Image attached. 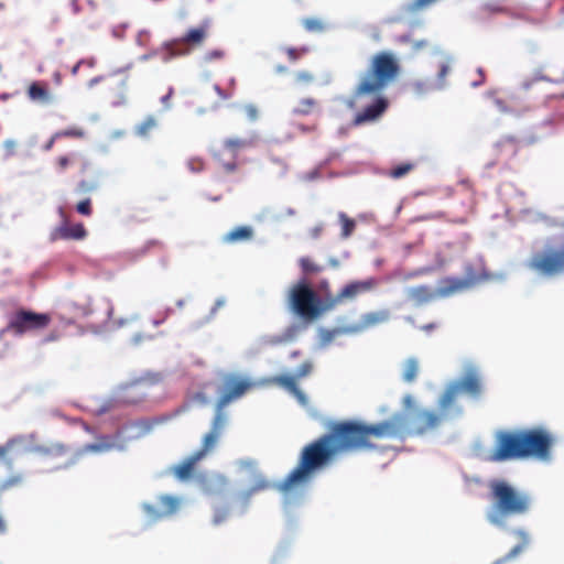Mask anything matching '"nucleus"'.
I'll return each mask as SVG.
<instances>
[{
    "label": "nucleus",
    "instance_id": "nucleus-51",
    "mask_svg": "<svg viewBox=\"0 0 564 564\" xmlns=\"http://www.w3.org/2000/svg\"><path fill=\"white\" fill-rule=\"evenodd\" d=\"M228 513L229 511L226 508L217 509L213 517L214 524H220L221 522H224L227 519Z\"/></svg>",
    "mask_w": 564,
    "mask_h": 564
},
{
    "label": "nucleus",
    "instance_id": "nucleus-7",
    "mask_svg": "<svg viewBox=\"0 0 564 564\" xmlns=\"http://www.w3.org/2000/svg\"><path fill=\"white\" fill-rule=\"evenodd\" d=\"M209 25L207 22L189 29L182 37L173 39L163 44L160 54L164 63L175 57L189 55L193 50L200 47L208 37Z\"/></svg>",
    "mask_w": 564,
    "mask_h": 564
},
{
    "label": "nucleus",
    "instance_id": "nucleus-3",
    "mask_svg": "<svg viewBox=\"0 0 564 564\" xmlns=\"http://www.w3.org/2000/svg\"><path fill=\"white\" fill-rule=\"evenodd\" d=\"M256 386L257 383L251 381L250 378L236 373H228L223 378V388L216 403V414L213 420L212 427L203 437L200 448L194 452L202 459L215 449L223 434L226 425L224 409L231 402L243 397L250 390L254 389Z\"/></svg>",
    "mask_w": 564,
    "mask_h": 564
},
{
    "label": "nucleus",
    "instance_id": "nucleus-1",
    "mask_svg": "<svg viewBox=\"0 0 564 564\" xmlns=\"http://www.w3.org/2000/svg\"><path fill=\"white\" fill-rule=\"evenodd\" d=\"M400 417L376 424L356 420L330 422L325 434L302 448L296 467L274 487L289 494L310 482L316 473L329 466L339 454L377 449V441L400 433Z\"/></svg>",
    "mask_w": 564,
    "mask_h": 564
},
{
    "label": "nucleus",
    "instance_id": "nucleus-27",
    "mask_svg": "<svg viewBox=\"0 0 564 564\" xmlns=\"http://www.w3.org/2000/svg\"><path fill=\"white\" fill-rule=\"evenodd\" d=\"M253 238V229L250 226L235 227L232 230L227 232L223 237V241L226 243H237L249 241Z\"/></svg>",
    "mask_w": 564,
    "mask_h": 564
},
{
    "label": "nucleus",
    "instance_id": "nucleus-25",
    "mask_svg": "<svg viewBox=\"0 0 564 564\" xmlns=\"http://www.w3.org/2000/svg\"><path fill=\"white\" fill-rule=\"evenodd\" d=\"M513 534L520 540V543L513 546L503 557L498 558L492 564H505L508 561L518 557L530 544L529 533L522 529H518Z\"/></svg>",
    "mask_w": 564,
    "mask_h": 564
},
{
    "label": "nucleus",
    "instance_id": "nucleus-48",
    "mask_svg": "<svg viewBox=\"0 0 564 564\" xmlns=\"http://www.w3.org/2000/svg\"><path fill=\"white\" fill-rule=\"evenodd\" d=\"M313 362L311 360L304 361L297 369L296 373L294 375L297 379H302L304 377H307L313 371Z\"/></svg>",
    "mask_w": 564,
    "mask_h": 564
},
{
    "label": "nucleus",
    "instance_id": "nucleus-35",
    "mask_svg": "<svg viewBox=\"0 0 564 564\" xmlns=\"http://www.w3.org/2000/svg\"><path fill=\"white\" fill-rule=\"evenodd\" d=\"M339 220L341 223V237L348 238L355 230L356 223L344 213H339Z\"/></svg>",
    "mask_w": 564,
    "mask_h": 564
},
{
    "label": "nucleus",
    "instance_id": "nucleus-52",
    "mask_svg": "<svg viewBox=\"0 0 564 564\" xmlns=\"http://www.w3.org/2000/svg\"><path fill=\"white\" fill-rule=\"evenodd\" d=\"M306 52H307V48H305V47H303V48L289 47L286 50L288 57L292 62L297 61L301 57V55H303Z\"/></svg>",
    "mask_w": 564,
    "mask_h": 564
},
{
    "label": "nucleus",
    "instance_id": "nucleus-61",
    "mask_svg": "<svg viewBox=\"0 0 564 564\" xmlns=\"http://www.w3.org/2000/svg\"><path fill=\"white\" fill-rule=\"evenodd\" d=\"M172 94H173V89H172V88H170L169 93H167L165 96H163V97H162L161 101H162L165 106H169V105H167V102H169V100H170V98H171Z\"/></svg>",
    "mask_w": 564,
    "mask_h": 564
},
{
    "label": "nucleus",
    "instance_id": "nucleus-21",
    "mask_svg": "<svg viewBox=\"0 0 564 564\" xmlns=\"http://www.w3.org/2000/svg\"><path fill=\"white\" fill-rule=\"evenodd\" d=\"M87 236V230L83 224L69 225L63 223L51 232V241L57 240H82Z\"/></svg>",
    "mask_w": 564,
    "mask_h": 564
},
{
    "label": "nucleus",
    "instance_id": "nucleus-38",
    "mask_svg": "<svg viewBox=\"0 0 564 564\" xmlns=\"http://www.w3.org/2000/svg\"><path fill=\"white\" fill-rule=\"evenodd\" d=\"M438 1L440 0H412L406 6V11L410 13H415L430 8L431 6L435 4Z\"/></svg>",
    "mask_w": 564,
    "mask_h": 564
},
{
    "label": "nucleus",
    "instance_id": "nucleus-58",
    "mask_svg": "<svg viewBox=\"0 0 564 564\" xmlns=\"http://www.w3.org/2000/svg\"><path fill=\"white\" fill-rule=\"evenodd\" d=\"M322 231H323L322 225L315 226L314 228L311 229L312 238L317 239L321 236Z\"/></svg>",
    "mask_w": 564,
    "mask_h": 564
},
{
    "label": "nucleus",
    "instance_id": "nucleus-23",
    "mask_svg": "<svg viewBox=\"0 0 564 564\" xmlns=\"http://www.w3.org/2000/svg\"><path fill=\"white\" fill-rule=\"evenodd\" d=\"M406 297L415 306H421L436 300L435 289L429 285H416L406 290Z\"/></svg>",
    "mask_w": 564,
    "mask_h": 564
},
{
    "label": "nucleus",
    "instance_id": "nucleus-44",
    "mask_svg": "<svg viewBox=\"0 0 564 564\" xmlns=\"http://www.w3.org/2000/svg\"><path fill=\"white\" fill-rule=\"evenodd\" d=\"M290 340V336L288 335H272L268 336L263 339V344L267 346H279L288 343Z\"/></svg>",
    "mask_w": 564,
    "mask_h": 564
},
{
    "label": "nucleus",
    "instance_id": "nucleus-59",
    "mask_svg": "<svg viewBox=\"0 0 564 564\" xmlns=\"http://www.w3.org/2000/svg\"><path fill=\"white\" fill-rule=\"evenodd\" d=\"M59 338V335L55 332H52L50 335H47L45 338H44V343H50V341H54V340H57Z\"/></svg>",
    "mask_w": 564,
    "mask_h": 564
},
{
    "label": "nucleus",
    "instance_id": "nucleus-54",
    "mask_svg": "<svg viewBox=\"0 0 564 564\" xmlns=\"http://www.w3.org/2000/svg\"><path fill=\"white\" fill-rule=\"evenodd\" d=\"M245 109L250 119L254 120L258 117V109L256 106L248 105Z\"/></svg>",
    "mask_w": 564,
    "mask_h": 564
},
{
    "label": "nucleus",
    "instance_id": "nucleus-14",
    "mask_svg": "<svg viewBox=\"0 0 564 564\" xmlns=\"http://www.w3.org/2000/svg\"><path fill=\"white\" fill-rule=\"evenodd\" d=\"M379 284L377 278L370 276L365 280H355L345 284L335 297L328 299V307L333 311L339 304L356 300L359 295L371 292Z\"/></svg>",
    "mask_w": 564,
    "mask_h": 564
},
{
    "label": "nucleus",
    "instance_id": "nucleus-15",
    "mask_svg": "<svg viewBox=\"0 0 564 564\" xmlns=\"http://www.w3.org/2000/svg\"><path fill=\"white\" fill-rule=\"evenodd\" d=\"M182 503V499L176 496L161 495L158 498V505L145 503L143 511L152 521H159L163 518L174 516Z\"/></svg>",
    "mask_w": 564,
    "mask_h": 564
},
{
    "label": "nucleus",
    "instance_id": "nucleus-40",
    "mask_svg": "<svg viewBox=\"0 0 564 564\" xmlns=\"http://www.w3.org/2000/svg\"><path fill=\"white\" fill-rule=\"evenodd\" d=\"M505 1L506 0H484L482 9L491 13L503 12L506 10Z\"/></svg>",
    "mask_w": 564,
    "mask_h": 564
},
{
    "label": "nucleus",
    "instance_id": "nucleus-5",
    "mask_svg": "<svg viewBox=\"0 0 564 564\" xmlns=\"http://www.w3.org/2000/svg\"><path fill=\"white\" fill-rule=\"evenodd\" d=\"M288 305L292 313L305 322H314L330 311L328 300L322 301L318 293L305 280L291 286Z\"/></svg>",
    "mask_w": 564,
    "mask_h": 564
},
{
    "label": "nucleus",
    "instance_id": "nucleus-18",
    "mask_svg": "<svg viewBox=\"0 0 564 564\" xmlns=\"http://www.w3.org/2000/svg\"><path fill=\"white\" fill-rule=\"evenodd\" d=\"M54 166L58 174H65L67 170L76 167L80 175H85L91 170V162L82 153L68 152L58 155L54 160Z\"/></svg>",
    "mask_w": 564,
    "mask_h": 564
},
{
    "label": "nucleus",
    "instance_id": "nucleus-41",
    "mask_svg": "<svg viewBox=\"0 0 564 564\" xmlns=\"http://www.w3.org/2000/svg\"><path fill=\"white\" fill-rule=\"evenodd\" d=\"M85 135V132L83 129L77 127H70L64 130H59L55 132V138H76L80 139Z\"/></svg>",
    "mask_w": 564,
    "mask_h": 564
},
{
    "label": "nucleus",
    "instance_id": "nucleus-24",
    "mask_svg": "<svg viewBox=\"0 0 564 564\" xmlns=\"http://www.w3.org/2000/svg\"><path fill=\"white\" fill-rule=\"evenodd\" d=\"M202 460V458L195 453L187 456L180 464L172 467V474L178 480H188L193 477L195 473L196 465Z\"/></svg>",
    "mask_w": 564,
    "mask_h": 564
},
{
    "label": "nucleus",
    "instance_id": "nucleus-13",
    "mask_svg": "<svg viewBox=\"0 0 564 564\" xmlns=\"http://www.w3.org/2000/svg\"><path fill=\"white\" fill-rule=\"evenodd\" d=\"M119 436L113 437L109 435H101L97 437L95 443L83 445L78 448L72 457L65 460L63 464L56 466L57 469L68 468L74 465L80 457L87 454H102L112 449L122 451L124 445L118 441Z\"/></svg>",
    "mask_w": 564,
    "mask_h": 564
},
{
    "label": "nucleus",
    "instance_id": "nucleus-6",
    "mask_svg": "<svg viewBox=\"0 0 564 564\" xmlns=\"http://www.w3.org/2000/svg\"><path fill=\"white\" fill-rule=\"evenodd\" d=\"M437 406V412L426 409L414 410L410 417V426L408 430L403 429V417L400 414H395L390 417L388 421H391L394 417H400V433L395 437L404 438L405 436H422L436 430L443 422L458 416L454 413L449 404H443V395L440 397ZM393 437L394 436H391L390 438Z\"/></svg>",
    "mask_w": 564,
    "mask_h": 564
},
{
    "label": "nucleus",
    "instance_id": "nucleus-2",
    "mask_svg": "<svg viewBox=\"0 0 564 564\" xmlns=\"http://www.w3.org/2000/svg\"><path fill=\"white\" fill-rule=\"evenodd\" d=\"M399 73L400 65L392 53L379 52L371 57L368 69L347 101L349 108L360 109L352 119V126L373 122L386 112L389 101L382 91Z\"/></svg>",
    "mask_w": 564,
    "mask_h": 564
},
{
    "label": "nucleus",
    "instance_id": "nucleus-12",
    "mask_svg": "<svg viewBox=\"0 0 564 564\" xmlns=\"http://www.w3.org/2000/svg\"><path fill=\"white\" fill-rule=\"evenodd\" d=\"M52 318L47 313H36L24 308L18 310L9 319L8 330L17 336L28 332L45 329Z\"/></svg>",
    "mask_w": 564,
    "mask_h": 564
},
{
    "label": "nucleus",
    "instance_id": "nucleus-33",
    "mask_svg": "<svg viewBox=\"0 0 564 564\" xmlns=\"http://www.w3.org/2000/svg\"><path fill=\"white\" fill-rule=\"evenodd\" d=\"M414 166L415 165L410 162L402 163L400 165L392 167L388 172V176H390L391 178H395V180L401 178V177L405 176L408 173H410L414 169Z\"/></svg>",
    "mask_w": 564,
    "mask_h": 564
},
{
    "label": "nucleus",
    "instance_id": "nucleus-11",
    "mask_svg": "<svg viewBox=\"0 0 564 564\" xmlns=\"http://www.w3.org/2000/svg\"><path fill=\"white\" fill-rule=\"evenodd\" d=\"M249 145L246 139L228 138L220 147H213L212 156L224 173L232 174L239 169L238 153Z\"/></svg>",
    "mask_w": 564,
    "mask_h": 564
},
{
    "label": "nucleus",
    "instance_id": "nucleus-20",
    "mask_svg": "<svg viewBox=\"0 0 564 564\" xmlns=\"http://www.w3.org/2000/svg\"><path fill=\"white\" fill-rule=\"evenodd\" d=\"M170 420H172V415H158L154 417L141 419L131 422L127 425V429L134 431V438H140L150 434L156 426L165 424Z\"/></svg>",
    "mask_w": 564,
    "mask_h": 564
},
{
    "label": "nucleus",
    "instance_id": "nucleus-64",
    "mask_svg": "<svg viewBox=\"0 0 564 564\" xmlns=\"http://www.w3.org/2000/svg\"><path fill=\"white\" fill-rule=\"evenodd\" d=\"M403 403L405 406H410L412 403V397L411 395L404 397Z\"/></svg>",
    "mask_w": 564,
    "mask_h": 564
},
{
    "label": "nucleus",
    "instance_id": "nucleus-46",
    "mask_svg": "<svg viewBox=\"0 0 564 564\" xmlns=\"http://www.w3.org/2000/svg\"><path fill=\"white\" fill-rule=\"evenodd\" d=\"M96 188H97L96 182L82 180L78 182V184L76 186V193L86 194V193L95 191Z\"/></svg>",
    "mask_w": 564,
    "mask_h": 564
},
{
    "label": "nucleus",
    "instance_id": "nucleus-36",
    "mask_svg": "<svg viewBox=\"0 0 564 564\" xmlns=\"http://www.w3.org/2000/svg\"><path fill=\"white\" fill-rule=\"evenodd\" d=\"M451 70V66H449V63L447 61H443L440 65H438V72H437V76H436V79H435V88H443L445 86V79H446V76L448 75Z\"/></svg>",
    "mask_w": 564,
    "mask_h": 564
},
{
    "label": "nucleus",
    "instance_id": "nucleus-32",
    "mask_svg": "<svg viewBox=\"0 0 564 564\" xmlns=\"http://www.w3.org/2000/svg\"><path fill=\"white\" fill-rule=\"evenodd\" d=\"M156 119L153 116H149L135 127V133L140 137H148L149 133L156 128Z\"/></svg>",
    "mask_w": 564,
    "mask_h": 564
},
{
    "label": "nucleus",
    "instance_id": "nucleus-17",
    "mask_svg": "<svg viewBox=\"0 0 564 564\" xmlns=\"http://www.w3.org/2000/svg\"><path fill=\"white\" fill-rule=\"evenodd\" d=\"M252 381V379H250ZM254 382V380H253ZM257 387L259 386H279L289 391L300 404L306 405L308 400L305 393L299 388L297 378L291 375H279L256 381Z\"/></svg>",
    "mask_w": 564,
    "mask_h": 564
},
{
    "label": "nucleus",
    "instance_id": "nucleus-26",
    "mask_svg": "<svg viewBox=\"0 0 564 564\" xmlns=\"http://www.w3.org/2000/svg\"><path fill=\"white\" fill-rule=\"evenodd\" d=\"M148 386L149 383L145 380H137L127 384L123 388L124 398L130 403H138L142 401L147 395L145 389Z\"/></svg>",
    "mask_w": 564,
    "mask_h": 564
},
{
    "label": "nucleus",
    "instance_id": "nucleus-55",
    "mask_svg": "<svg viewBox=\"0 0 564 564\" xmlns=\"http://www.w3.org/2000/svg\"><path fill=\"white\" fill-rule=\"evenodd\" d=\"M57 140H59V138H55V133H53L48 141L43 145V150L46 152L51 151Z\"/></svg>",
    "mask_w": 564,
    "mask_h": 564
},
{
    "label": "nucleus",
    "instance_id": "nucleus-29",
    "mask_svg": "<svg viewBox=\"0 0 564 564\" xmlns=\"http://www.w3.org/2000/svg\"><path fill=\"white\" fill-rule=\"evenodd\" d=\"M40 452L48 460H53L61 457H66L67 460L70 457L68 455V447L61 443H55L46 447H41Z\"/></svg>",
    "mask_w": 564,
    "mask_h": 564
},
{
    "label": "nucleus",
    "instance_id": "nucleus-10",
    "mask_svg": "<svg viewBox=\"0 0 564 564\" xmlns=\"http://www.w3.org/2000/svg\"><path fill=\"white\" fill-rule=\"evenodd\" d=\"M523 458L521 430L499 432L496 436L495 446L490 453L489 459L491 462H506Z\"/></svg>",
    "mask_w": 564,
    "mask_h": 564
},
{
    "label": "nucleus",
    "instance_id": "nucleus-34",
    "mask_svg": "<svg viewBox=\"0 0 564 564\" xmlns=\"http://www.w3.org/2000/svg\"><path fill=\"white\" fill-rule=\"evenodd\" d=\"M340 332L341 330L338 328H333V329L322 328V329H319L318 339H319L321 346H323V347L328 346L335 339V337L338 334H340Z\"/></svg>",
    "mask_w": 564,
    "mask_h": 564
},
{
    "label": "nucleus",
    "instance_id": "nucleus-60",
    "mask_svg": "<svg viewBox=\"0 0 564 564\" xmlns=\"http://www.w3.org/2000/svg\"><path fill=\"white\" fill-rule=\"evenodd\" d=\"M53 80H54L55 85H57V86H59L62 84V75L58 70L54 72Z\"/></svg>",
    "mask_w": 564,
    "mask_h": 564
},
{
    "label": "nucleus",
    "instance_id": "nucleus-45",
    "mask_svg": "<svg viewBox=\"0 0 564 564\" xmlns=\"http://www.w3.org/2000/svg\"><path fill=\"white\" fill-rule=\"evenodd\" d=\"M76 212L83 216H87V217L90 216L93 214L91 199L86 198V199L80 200L76 205Z\"/></svg>",
    "mask_w": 564,
    "mask_h": 564
},
{
    "label": "nucleus",
    "instance_id": "nucleus-28",
    "mask_svg": "<svg viewBox=\"0 0 564 564\" xmlns=\"http://www.w3.org/2000/svg\"><path fill=\"white\" fill-rule=\"evenodd\" d=\"M420 372V361L415 357H410L402 364V380L412 383L416 380Z\"/></svg>",
    "mask_w": 564,
    "mask_h": 564
},
{
    "label": "nucleus",
    "instance_id": "nucleus-9",
    "mask_svg": "<svg viewBox=\"0 0 564 564\" xmlns=\"http://www.w3.org/2000/svg\"><path fill=\"white\" fill-rule=\"evenodd\" d=\"M524 458L547 460L554 444V437L542 427L521 430Z\"/></svg>",
    "mask_w": 564,
    "mask_h": 564
},
{
    "label": "nucleus",
    "instance_id": "nucleus-62",
    "mask_svg": "<svg viewBox=\"0 0 564 564\" xmlns=\"http://www.w3.org/2000/svg\"><path fill=\"white\" fill-rule=\"evenodd\" d=\"M434 328H436V324H434V323L425 324L421 327V329L424 332H431Z\"/></svg>",
    "mask_w": 564,
    "mask_h": 564
},
{
    "label": "nucleus",
    "instance_id": "nucleus-49",
    "mask_svg": "<svg viewBox=\"0 0 564 564\" xmlns=\"http://www.w3.org/2000/svg\"><path fill=\"white\" fill-rule=\"evenodd\" d=\"M187 166L192 172L198 173L204 170L205 162L200 158H192L187 161Z\"/></svg>",
    "mask_w": 564,
    "mask_h": 564
},
{
    "label": "nucleus",
    "instance_id": "nucleus-43",
    "mask_svg": "<svg viewBox=\"0 0 564 564\" xmlns=\"http://www.w3.org/2000/svg\"><path fill=\"white\" fill-rule=\"evenodd\" d=\"M316 292L321 293L323 295L322 301H327L329 297H335L332 293V286L327 279H323L317 283Z\"/></svg>",
    "mask_w": 564,
    "mask_h": 564
},
{
    "label": "nucleus",
    "instance_id": "nucleus-50",
    "mask_svg": "<svg viewBox=\"0 0 564 564\" xmlns=\"http://www.w3.org/2000/svg\"><path fill=\"white\" fill-rule=\"evenodd\" d=\"M96 64V61L94 58H88V59H82L79 61L77 64H75L72 68V75L76 76L78 74V70L80 67H88V68H93Z\"/></svg>",
    "mask_w": 564,
    "mask_h": 564
},
{
    "label": "nucleus",
    "instance_id": "nucleus-42",
    "mask_svg": "<svg viewBox=\"0 0 564 564\" xmlns=\"http://www.w3.org/2000/svg\"><path fill=\"white\" fill-rule=\"evenodd\" d=\"M226 56V51L223 50V48H214V50H210V51H207L202 59L204 63L208 64V63H213V62H217V61H221L224 59Z\"/></svg>",
    "mask_w": 564,
    "mask_h": 564
},
{
    "label": "nucleus",
    "instance_id": "nucleus-16",
    "mask_svg": "<svg viewBox=\"0 0 564 564\" xmlns=\"http://www.w3.org/2000/svg\"><path fill=\"white\" fill-rule=\"evenodd\" d=\"M478 280L476 275H468L467 278L446 276L440 281L435 289L436 299H446L462 293L474 286Z\"/></svg>",
    "mask_w": 564,
    "mask_h": 564
},
{
    "label": "nucleus",
    "instance_id": "nucleus-37",
    "mask_svg": "<svg viewBox=\"0 0 564 564\" xmlns=\"http://www.w3.org/2000/svg\"><path fill=\"white\" fill-rule=\"evenodd\" d=\"M299 263L304 273H318L323 270V267L315 263L310 257H302Z\"/></svg>",
    "mask_w": 564,
    "mask_h": 564
},
{
    "label": "nucleus",
    "instance_id": "nucleus-63",
    "mask_svg": "<svg viewBox=\"0 0 564 564\" xmlns=\"http://www.w3.org/2000/svg\"><path fill=\"white\" fill-rule=\"evenodd\" d=\"M102 76L94 77L89 80L88 86L94 87L96 84H98L100 80H102Z\"/></svg>",
    "mask_w": 564,
    "mask_h": 564
},
{
    "label": "nucleus",
    "instance_id": "nucleus-30",
    "mask_svg": "<svg viewBox=\"0 0 564 564\" xmlns=\"http://www.w3.org/2000/svg\"><path fill=\"white\" fill-rule=\"evenodd\" d=\"M271 487H272V485L262 475H258L256 477L254 484L249 489L245 490L240 495V498L242 499L243 503H248L249 499L256 492L267 490Z\"/></svg>",
    "mask_w": 564,
    "mask_h": 564
},
{
    "label": "nucleus",
    "instance_id": "nucleus-53",
    "mask_svg": "<svg viewBox=\"0 0 564 564\" xmlns=\"http://www.w3.org/2000/svg\"><path fill=\"white\" fill-rule=\"evenodd\" d=\"M295 79L302 84H310L314 80V75L307 70H302L296 74Z\"/></svg>",
    "mask_w": 564,
    "mask_h": 564
},
{
    "label": "nucleus",
    "instance_id": "nucleus-8",
    "mask_svg": "<svg viewBox=\"0 0 564 564\" xmlns=\"http://www.w3.org/2000/svg\"><path fill=\"white\" fill-rule=\"evenodd\" d=\"M463 392L474 399L481 395L482 381L476 369H468L459 380L448 383L442 393L443 404H449L458 416L463 413V408L458 403V398Z\"/></svg>",
    "mask_w": 564,
    "mask_h": 564
},
{
    "label": "nucleus",
    "instance_id": "nucleus-56",
    "mask_svg": "<svg viewBox=\"0 0 564 564\" xmlns=\"http://www.w3.org/2000/svg\"><path fill=\"white\" fill-rule=\"evenodd\" d=\"M429 45V42L425 41V40H421V41H415L413 42L412 44V48L413 51L417 52L420 50H423L424 47H426Z\"/></svg>",
    "mask_w": 564,
    "mask_h": 564
},
{
    "label": "nucleus",
    "instance_id": "nucleus-22",
    "mask_svg": "<svg viewBox=\"0 0 564 564\" xmlns=\"http://www.w3.org/2000/svg\"><path fill=\"white\" fill-rule=\"evenodd\" d=\"M28 98L41 105H50L54 101V96L50 91L48 84L43 80L32 82L26 89Z\"/></svg>",
    "mask_w": 564,
    "mask_h": 564
},
{
    "label": "nucleus",
    "instance_id": "nucleus-39",
    "mask_svg": "<svg viewBox=\"0 0 564 564\" xmlns=\"http://www.w3.org/2000/svg\"><path fill=\"white\" fill-rule=\"evenodd\" d=\"M303 26L306 31L312 33H319L323 32L325 29L324 23L316 18H307L302 21Z\"/></svg>",
    "mask_w": 564,
    "mask_h": 564
},
{
    "label": "nucleus",
    "instance_id": "nucleus-4",
    "mask_svg": "<svg viewBox=\"0 0 564 564\" xmlns=\"http://www.w3.org/2000/svg\"><path fill=\"white\" fill-rule=\"evenodd\" d=\"M489 490L491 507L486 518L492 525L502 528L509 517L523 516L531 510V496L506 480H491Z\"/></svg>",
    "mask_w": 564,
    "mask_h": 564
},
{
    "label": "nucleus",
    "instance_id": "nucleus-19",
    "mask_svg": "<svg viewBox=\"0 0 564 564\" xmlns=\"http://www.w3.org/2000/svg\"><path fill=\"white\" fill-rule=\"evenodd\" d=\"M391 317L389 310H380L375 312H368L360 316L357 324L350 327V332L359 333L378 325L387 323Z\"/></svg>",
    "mask_w": 564,
    "mask_h": 564
},
{
    "label": "nucleus",
    "instance_id": "nucleus-31",
    "mask_svg": "<svg viewBox=\"0 0 564 564\" xmlns=\"http://www.w3.org/2000/svg\"><path fill=\"white\" fill-rule=\"evenodd\" d=\"M318 108V101L314 98H303L299 101L297 106L293 108L292 112L296 116H308Z\"/></svg>",
    "mask_w": 564,
    "mask_h": 564
},
{
    "label": "nucleus",
    "instance_id": "nucleus-57",
    "mask_svg": "<svg viewBox=\"0 0 564 564\" xmlns=\"http://www.w3.org/2000/svg\"><path fill=\"white\" fill-rule=\"evenodd\" d=\"M215 481L219 485V486H223V487H226L229 485V480L226 476L224 475H217L215 477Z\"/></svg>",
    "mask_w": 564,
    "mask_h": 564
},
{
    "label": "nucleus",
    "instance_id": "nucleus-47",
    "mask_svg": "<svg viewBox=\"0 0 564 564\" xmlns=\"http://www.w3.org/2000/svg\"><path fill=\"white\" fill-rule=\"evenodd\" d=\"M21 482H22V477L20 475L11 476L0 484V492L6 491L12 487H15V486L20 485Z\"/></svg>",
    "mask_w": 564,
    "mask_h": 564
}]
</instances>
